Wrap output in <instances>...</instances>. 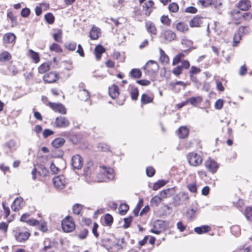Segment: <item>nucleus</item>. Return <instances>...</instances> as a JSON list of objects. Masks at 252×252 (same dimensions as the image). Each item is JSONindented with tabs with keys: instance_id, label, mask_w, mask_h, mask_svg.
<instances>
[{
	"instance_id": "f257e3e1",
	"label": "nucleus",
	"mask_w": 252,
	"mask_h": 252,
	"mask_svg": "<svg viewBox=\"0 0 252 252\" xmlns=\"http://www.w3.org/2000/svg\"><path fill=\"white\" fill-rule=\"evenodd\" d=\"M13 233L15 240L19 243L26 242L31 236V234L29 231H24L20 227H17L13 231Z\"/></svg>"
},
{
	"instance_id": "f03ea898",
	"label": "nucleus",
	"mask_w": 252,
	"mask_h": 252,
	"mask_svg": "<svg viewBox=\"0 0 252 252\" xmlns=\"http://www.w3.org/2000/svg\"><path fill=\"white\" fill-rule=\"evenodd\" d=\"M62 227L65 232H72L75 228V225L72 217L66 216L62 221Z\"/></svg>"
},
{
	"instance_id": "7ed1b4c3",
	"label": "nucleus",
	"mask_w": 252,
	"mask_h": 252,
	"mask_svg": "<svg viewBox=\"0 0 252 252\" xmlns=\"http://www.w3.org/2000/svg\"><path fill=\"white\" fill-rule=\"evenodd\" d=\"M166 220H158L154 222L153 228L151 229V231L156 234H159L166 229Z\"/></svg>"
},
{
	"instance_id": "20e7f679",
	"label": "nucleus",
	"mask_w": 252,
	"mask_h": 252,
	"mask_svg": "<svg viewBox=\"0 0 252 252\" xmlns=\"http://www.w3.org/2000/svg\"><path fill=\"white\" fill-rule=\"evenodd\" d=\"M53 182L55 187L58 189H64L67 184V181L63 175L55 176L53 179Z\"/></svg>"
},
{
	"instance_id": "39448f33",
	"label": "nucleus",
	"mask_w": 252,
	"mask_h": 252,
	"mask_svg": "<svg viewBox=\"0 0 252 252\" xmlns=\"http://www.w3.org/2000/svg\"><path fill=\"white\" fill-rule=\"evenodd\" d=\"M103 169V174H98V176H104L102 179H99L98 180V182H106L107 179L111 180L114 179V170L111 168H107L105 166H103L102 167Z\"/></svg>"
},
{
	"instance_id": "423d86ee",
	"label": "nucleus",
	"mask_w": 252,
	"mask_h": 252,
	"mask_svg": "<svg viewBox=\"0 0 252 252\" xmlns=\"http://www.w3.org/2000/svg\"><path fill=\"white\" fill-rule=\"evenodd\" d=\"M159 68L158 63L154 61H149L144 67V69L149 74H153L157 72Z\"/></svg>"
},
{
	"instance_id": "0eeeda50",
	"label": "nucleus",
	"mask_w": 252,
	"mask_h": 252,
	"mask_svg": "<svg viewBox=\"0 0 252 252\" xmlns=\"http://www.w3.org/2000/svg\"><path fill=\"white\" fill-rule=\"evenodd\" d=\"M187 159L190 165L196 166L202 162L201 157L195 153H190L187 155Z\"/></svg>"
},
{
	"instance_id": "6e6552de",
	"label": "nucleus",
	"mask_w": 252,
	"mask_h": 252,
	"mask_svg": "<svg viewBox=\"0 0 252 252\" xmlns=\"http://www.w3.org/2000/svg\"><path fill=\"white\" fill-rule=\"evenodd\" d=\"M126 245L125 238L114 241L111 247L108 250L109 252H118L123 249Z\"/></svg>"
},
{
	"instance_id": "1a4fd4ad",
	"label": "nucleus",
	"mask_w": 252,
	"mask_h": 252,
	"mask_svg": "<svg viewBox=\"0 0 252 252\" xmlns=\"http://www.w3.org/2000/svg\"><path fill=\"white\" fill-rule=\"evenodd\" d=\"M83 164V159L79 155H75L72 156L71 164L74 169H80Z\"/></svg>"
},
{
	"instance_id": "9d476101",
	"label": "nucleus",
	"mask_w": 252,
	"mask_h": 252,
	"mask_svg": "<svg viewBox=\"0 0 252 252\" xmlns=\"http://www.w3.org/2000/svg\"><path fill=\"white\" fill-rule=\"evenodd\" d=\"M59 78V75L56 72L51 71L46 73L43 76V80L46 83H53Z\"/></svg>"
},
{
	"instance_id": "9b49d317",
	"label": "nucleus",
	"mask_w": 252,
	"mask_h": 252,
	"mask_svg": "<svg viewBox=\"0 0 252 252\" xmlns=\"http://www.w3.org/2000/svg\"><path fill=\"white\" fill-rule=\"evenodd\" d=\"M70 124L68 120L63 116L58 117L56 118L54 126L57 127H66Z\"/></svg>"
},
{
	"instance_id": "f8f14e48",
	"label": "nucleus",
	"mask_w": 252,
	"mask_h": 252,
	"mask_svg": "<svg viewBox=\"0 0 252 252\" xmlns=\"http://www.w3.org/2000/svg\"><path fill=\"white\" fill-rule=\"evenodd\" d=\"M49 105L55 112H58L62 114H65L66 113V108L61 103L49 102Z\"/></svg>"
},
{
	"instance_id": "ddd939ff",
	"label": "nucleus",
	"mask_w": 252,
	"mask_h": 252,
	"mask_svg": "<svg viewBox=\"0 0 252 252\" xmlns=\"http://www.w3.org/2000/svg\"><path fill=\"white\" fill-rule=\"evenodd\" d=\"M24 205L23 199L21 197H16L11 205L12 210L15 212L19 211Z\"/></svg>"
},
{
	"instance_id": "4468645a",
	"label": "nucleus",
	"mask_w": 252,
	"mask_h": 252,
	"mask_svg": "<svg viewBox=\"0 0 252 252\" xmlns=\"http://www.w3.org/2000/svg\"><path fill=\"white\" fill-rule=\"evenodd\" d=\"M2 147L5 150H8L10 153H13L17 149L16 142L13 139L7 141L2 145Z\"/></svg>"
},
{
	"instance_id": "2eb2a0df",
	"label": "nucleus",
	"mask_w": 252,
	"mask_h": 252,
	"mask_svg": "<svg viewBox=\"0 0 252 252\" xmlns=\"http://www.w3.org/2000/svg\"><path fill=\"white\" fill-rule=\"evenodd\" d=\"M204 18L199 15L194 16L189 22V26L191 28L200 27L203 23Z\"/></svg>"
},
{
	"instance_id": "dca6fc26",
	"label": "nucleus",
	"mask_w": 252,
	"mask_h": 252,
	"mask_svg": "<svg viewBox=\"0 0 252 252\" xmlns=\"http://www.w3.org/2000/svg\"><path fill=\"white\" fill-rule=\"evenodd\" d=\"M205 164L208 170L212 173H215L218 168V163L213 160H207Z\"/></svg>"
},
{
	"instance_id": "f3484780",
	"label": "nucleus",
	"mask_w": 252,
	"mask_h": 252,
	"mask_svg": "<svg viewBox=\"0 0 252 252\" xmlns=\"http://www.w3.org/2000/svg\"><path fill=\"white\" fill-rule=\"evenodd\" d=\"M129 92L131 98L132 100H136L139 95V91L138 88L133 84H129Z\"/></svg>"
},
{
	"instance_id": "a211bd4d",
	"label": "nucleus",
	"mask_w": 252,
	"mask_h": 252,
	"mask_svg": "<svg viewBox=\"0 0 252 252\" xmlns=\"http://www.w3.org/2000/svg\"><path fill=\"white\" fill-rule=\"evenodd\" d=\"M16 38V37L13 33L8 32L3 35V42L7 44L15 43Z\"/></svg>"
},
{
	"instance_id": "6ab92c4d",
	"label": "nucleus",
	"mask_w": 252,
	"mask_h": 252,
	"mask_svg": "<svg viewBox=\"0 0 252 252\" xmlns=\"http://www.w3.org/2000/svg\"><path fill=\"white\" fill-rule=\"evenodd\" d=\"M154 4V2L152 0H149L147 2H145L143 5V10L145 12V14L147 16H149L152 11V7Z\"/></svg>"
},
{
	"instance_id": "aec40b11",
	"label": "nucleus",
	"mask_w": 252,
	"mask_h": 252,
	"mask_svg": "<svg viewBox=\"0 0 252 252\" xmlns=\"http://www.w3.org/2000/svg\"><path fill=\"white\" fill-rule=\"evenodd\" d=\"M189 133L188 128L185 126L180 127L178 129V135L180 139H184L188 137Z\"/></svg>"
},
{
	"instance_id": "412c9836",
	"label": "nucleus",
	"mask_w": 252,
	"mask_h": 252,
	"mask_svg": "<svg viewBox=\"0 0 252 252\" xmlns=\"http://www.w3.org/2000/svg\"><path fill=\"white\" fill-rule=\"evenodd\" d=\"M211 228L207 225H203L199 227H196L194 229L195 232L198 234H201L209 232Z\"/></svg>"
},
{
	"instance_id": "4be33fe9",
	"label": "nucleus",
	"mask_w": 252,
	"mask_h": 252,
	"mask_svg": "<svg viewBox=\"0 0 252 252\" xmlns=\"http://www.w3.org/2000/svg\"><path fill=\"white\" fill-rule=\"evenodd\" d=\"M109 94L110 97L114 99L119 94V88L118 86L113 85L109 88Z\"/></svg>"
},
{
	"instance_id": "5701e85b",
	"label": "nucleus",
	"mask_w": 252,
	"mask_h": 252,
	"mask_svg": "<svg viewBox=\"0 0 252 252\" xmlns=\"http://www.w3.org/2000/svg\"><path fill=\"white\" fill-rule=\"evenodd\" d=\"M163 34L165 40L169 42L174 40L176 37V33L171 30L165 31Z\"/></svg>"
},
{
	"instance_id": "b1692460",
	"label": "nucleus",
	"mask_w": 252,
	"mask_h": 252,
	"mask_svg": "<svg viewBox=\"0 0 252 252\" xmlns=\"http://www.w3.org/2000/svg\"><path fill=\"white\" fill-rule=\"evenodd\" d=\"M65 140L63 138L59 137L54 139L51 143V145L53 147L58 149L63 146Z\"/></svg>"
},
{
	"instance_id": "393cba45",
	"label": "nucleus",
	"mask_w": 252,
	"mask_h": 252,
	"mask_svg": "<svg viewBox=\"0 0 252 252\" xmlns=\"http://www.w3.org/2000/svg\"><path fill=\"white\" fill-rule=\"evenodd\" d=\"M94 54L97 60L100 59L102 54L105 52V49L101 45H97L94 49Z\"/></svg>"
},
{
	"instance_id": "a878e982",
	"label": "nucleus",
	"mask_w": 252,
	"mask_h": 252,
	"mask_svg": "<svg viewBox=\"0 0 252 252\" xmlns=\"http://www.w3.org/2000/svg\"><path fill=\"white\" fill-rule=\"evenodd\" d=\"M251 6V2L249 0H242L238 3L239 8L243 11H246Z\"/></svg>"
},
{
	"instance_id": "bb28decb",
	"label": "nucleus",
	"mask_w": 252,
	"mask_h": 252,
	"mask_svg": "<svg viewBox=\"0 0 252 252\" xmlns=\"http://www.w3.org/2000/svg\"><path fill=\"white\" fill-rule=\"evenodd\" d=\"M147 31L148 32L152 34L156 35L157 30L155 25L151 22L148 21L146 23L145 25Z\"/></svg>"
},
{
	"instance_id": "cd10ccee",
	"label": "nucleus",
	"mask_w": 252,
	"mask_h": 252,
	"mask_svg": "<svg viewBox=\"0 0 252 252\" xmlns=\"http://www.w3.org/2000/svg\"><path fill=\"white\" fill-rule=\"evenodd\" d=\"M142 72L138 68H133L129 73V76L133 79H138L141 77Z\"/></svg>"
},
{
	"instance_id": "c85d7f7f",
	"label": "nucleus",
	"mask_w": 252,
	"mask_h": 252,
	"mask_svg": "<svg viewBox=\"0 0 252 252\" xmlns=\"http://www.w3.org/2000/svg\"><path fill=\"white\" fill-rule=\"evenodd\" d=\"M160 53V61L162 64H168L169 63V58L165 52L161 49L159 48Z\"/></svg>"
},
{
	"instance_id": "c756f323",
	"label": "nucleus",
	"mask_w": 252,
	"mask_h": 252,
	"mask_svg": "<svg viewBox=\"0 0 252 252\" xmlns=\"http://www.w3.org/2000/svg\"><path fill=\"white\" fill-rule=\"evenodd\" d=\"M100 29L97 27H93L90 32V37L93 40H96L99 37Z\"/></svg>"
},
{
	"instance_id": "7c9ffc66",
	"label": "nucleus",
	"mask_w": 252,
	"mask_h": 252,
	"mask_svg": "<svg viewBox=\"0 0 252 252\" xmlns=\"http://www.w3.org/2000/svg\"><path fill=\"white\" fill-rule=\"evenodd\" d=\"M202 101V98L200 96L197 97H191L186 100L187 102L190 103L194 106H196L197 104L200 103Z\"/></svg>"
},
{
	"instance_id": "2f4dec72",
	"label": "nucleus",
	"mask_w": 252,
	"mask_h": 252,
	"mask_svg": "<svg viewBox=\"0 0 252 252\" xmlns=\"http://www.w3.org/2000/svg\"><path fill=\"white\" fill-rule=\"evenodd\" d=\"M88 233L89 231L87 228H83L80 230V231L78 233H77V231H76V233L74 236L80 240H84L87 237Z\"/></svg>"
},
{
	"instance_id": "473e14b6",
	"label": "nucleus",
	"mask_w": 252,
	"mask_h": 252,
	"mask_svg": "<svg viewBox=\"0 0 252 252\" xmlns=\"http://www.w3.org/2000/svg\"><path fill=\"white\" fill-rule=\"evenodd\" d=\"M114 241L110 238H105L101 240V246L105 248L108 251L111 247Z\"/></svg>"
},
{
	"instance_id": "72a5a7b5",
	"label": "nucleus",
	"mask_w": 252,
	"mask_h": 252,
	"mask_svg": "<svg viewBox=\"0 0 252 252\" xmlns=\"http://www.w3.org/2000/svg\"><path fill=\"white\" fill-rule=\"evenodd\" d=\"M154 97L152 96H149L146 94H142L141 102L142 104H146L153 102Z\"/></svg>"
},
{
	"instance_id": "f704fd0d",
	"label": "nucleus",
	"mask_w": 252,
	"mask_h": 252,
	"mask_svg": "<svg viewBox=\"0 0 252 252\" xmlns=\"http://www.w3.org/2000/svg\"><path fill=\"white\" fill-rule=\"evenodd\" d=\"M176 29L181 32H186L189 30L188 25L184 22H180L177 24Z\"/></svg>"
},
{
	"instance_id": "c9c22d12",
	"label": "nucleus",
	"mask_w": 252,
	"mask_h": 252,
	"mask_svg": "<svg viewBox=\"0 0 252 252\" xmlns=\"http://www.w3.org/2000/svg\"><path fill=\"white\" fill-rule=\"evenodd\" d=\"M63 31L61 29H58L57 32L53 33V37L55 41L59 43H62Z\"/></svg>"
},
{
	"instance_id": "e433bc0d",
	"label": "nucleus",
	"mask_w": 252,
	"mask_h": 252,
	"mask_svg": "<svg viewBox=\"0 0 252 252\" xmlns=\"http://www.w3.org/2000/svg\"><path fill=\"white\" fill-rule=\"evenodd\" d=\"M79 95L82 100L87 101L89 99L90 95L88 91L83 89L82 90L79 91Z\"/></svg>"
},
{
	"instance_id": "4c0bfd02",
	"label": "nucleus",
	"mask_w": 252,
	"mask_h": 252,
	"mask_svg": "<svg viewBox=\"0 0 252 252\" xmlns=\"http://www.w3.org/2000/svg\"><path fill=\"white\" fill-rule=\"evenodd\" d=\"M11 59V56L7 51H4L0 54V62H8Z\"/></svg>"
},
{
	"instance_id": "58836bf2",
	"label": "nucleus",
	"mask_w": 252,
	"mask_h": 252,
	"mask_svg": "<svg viewBox=\"0 0 252 252\" xmlns=\"http://www.w3.org/2000/svg\"><path fill=\"white\" fill-rule=\"evenodd\" d=\"M29 56L35 63H38L40 61L39 54L32 49L29 50Z\"/></svg>"
},
{
	"instance_id": "ea45409f",
	"label": "nucleus",
	"mask_w": 252,
	"mask_h": 252,
	"mask_svg": "<svg viewBox=\"0 0 252 252\" xmlns=\"http://www.w3.org/2000/svg\"><path fill=\"white\" fill-rule=\"evenodd\" d=\"M49 49L50 51L55 52L57 53H61L63 52V50L61 46L56 43H53L49 47Z\"/></svg>"
},
{
	"instance_id": "a19ab883",
	"label": "nucleus",
	"mask_w": 252,
	"mask_h": 252,
	"mask_svg": "<svg viewBox=\"0 0 252 252\" xmlns=\"http://www.w3.org/2000/svg\"><path fill=\"white\" fill-rule=\"evenodd\" d=\"M84 173L88 176L89 174L91 175L92 172L94 171L93 163L92 161H89L87 163V165L84 168Z\"/></svg>"
},
{
	"instance_id": "79ce46f5",
	"label": "nucleus",
	"mask_w": 252,
	"mask_h": 252,
	"mask_svg": "<svg viewBox=\"0 0 252 252\" xmlns=\"http://www.w3.org/2000/svg\"><path fill=\"white\" fill-rule=\"evenodd\" d=\"M77 44L74 41L67 42L64 44L65 48L69 51H74L76 48Z\"/></svg>"
},
{
	"instance_id": "37998d69",
	"label": "nucleus",
	"mask_w": 252,
	"mask_h": 252,
	"mask_svg": "<svg viewBox=\"0 0 252 252\" xmlns=\"http://www.w3.org/2000/svg\"><path fill=\"white\" fill-rule=\"evenodd\" d=\"M129 209V206L126 203H122L119 208V213L121 215H125Z\"/></svg>"
},
{
	"instance_id": "c03bdc74",
	"label": "nucleus",
	"mask_w": 252,
	"mask_h": 252,
	"mask_svg": "<svg viewBox=\"0 0 252 252\" xmlns=\"http://www.w3.org/2000/svg\"><path fill=\"white\" fill-rule=\"evenodd\" d=\"M44 19L46 22L49 24H53L55 22V16L51 13L48 12L44 15Z\"/></svg>"
},
{
	"instance_id": "a18cd8bd",
	"label": "nucleus",
	"mask_w": 252,
	"mask_h": 252,
	"mask_svg": "<svg viewBox=\"0 0 252 252\" xmlns=\"http://www.w3.org/2000/svg\"><path fill=\"white\" fill-rule=\"evenodd\" d=\"M185 57V55L183 53H179L177 55H176L175 57L173 58L172 62V65H175L177 64L180 63L181 62V59L182 58Z\"/></svg>"
},
{
	"instance_id": "49530a36",
	"label": "nucleus",
	"mask_w": 252,
	"mask_h": 252,
	"mask_svg": "<svg viewBox=\"0 0 252 252\" xmlns=\"http://www.w3.org/2000/svg\"><path fill=\"white\" fill-rule=\"evenodd\" d=\"M181 202L182 199L179 193L176 194L173 197L172 203L175 207H178L181 205Z\"/></svg>"
},
{
	"instance_id": "de8ad7c7",
	"label": "nucleus",
	"mask_w": 252,
	"mask_h": 252,
	"mask_svg": "<svg viewBox=\"0 0 252 252\" xmlns=\"http://www.w3.org/2000/svg\"><path fill=\"white\" fill-rule=\"evenodd\" d=\"M166 184V181L164 180H158V182L155 183L153 187V189L154 190H157L159 188L162 187Z\"/></svg>"
},
{
	"instance_id": "09e8293b",
	"label": "nucleus",
	"mask_w": 252,
	"mask_h": 252,
	"mask_svg": "<svg viewBox=\"0 0 252 252\" xmlns=\"http://www.w3.org/2000/svg\"><path fill=\"white\" fill-rule=\"evenodd\" d=\"M143 204V199L141 198L139 199L136 207L133 209V213L135 216H138L139 211Z\"/></svg>"
},
{
	"instance_id": "8fccbe9b",
	"label": "nucleus",
	"mask_w": 252,
	"mask_h": 252,
	"mask_svg": "<svg viewBox=\"0 0 252 252\" xmlns=\"http://www.w3.org/2000/svg\"><path fill=\"white\" fill-rule=\"evenodd\" d=\"M50 69V65L47 63H43L41 64L38 68L39 73L43 74L45 73Z\"/></svg>"
},
{
	"instance_id": "3c124183",
	"label": "nucleus",
	"mask_w": 252,
	"mask_h": 252,
	"mask_svg": "<svg viewBox=\"0 0 252 252\" xmlns=\"http://www.w3.org/2000/svg\"><path fill=\"white\" fill-rule=\"evenodd\" d=\"M230 230L231 233L236 237L239 236L241 233V229L238 225L232 226L230 227Z\"/></svg>"
},
{
	"instance_id": "603ef678",
	"label": "nucleus",
	"mask_w": 252,
	"mask_h": 252,
	"mask_svg": "<svg viewBox=\"0 0 252 252\" xmlns=\"http://www.w3.org/2000/svg\"><path fill=\"white\" fill-rule=\"evenodd\" d=\"M104 222L107 226H111L113 221V218L109 214H106L104 218Z\"/></svg>"
},
{
	"instance_id": "864d4df0",
	"label": "nucleus",
	"mask_w": 252,
	"mask_h": 252,
	"mask_svg": "<svg viewBox=\"0 0 252 252\" xmlns=\"http://www.w3.org/2000/svg\"><path fill=\"white\" fill-rule=\"evenodd\" d=\"M161 200L160 197L156 195L151 199L150 203L152 205L157 207L160 204Z\"/></svg>"
},
{
	"instance_id": "5fc2aeb1",
	"label": "nucleus",
	"mask_w": 252,
	"mask_h": 252,
	"mask_svg": "<svg viewBox=\"0 0 252 252\" xmlns=\"http://www.w3.org/2000/svg\"><path fill=\"white\" fill-rule=\"evenodd\" d=\"M187 188L191 193H195L197 192V188L196 182L188 184Z\"/></svg>"
},
{
	"instance_id": "6e6d98bb",
	"label": "nucleus",
	"mask_w": 252,
	"mask_h": 252,
	"mask_svg": "<svg viewBox=\"0 0 252 252\" xmlns=\"http://www.w3.org/2000/svg\"><path fill=\"white\" fill-rule=\"evenodd\" d=\"M40 170L38 171L39 174L44 177H46L49 175V171L44 165L40 164L39 165Z\"/></svg>"
},
{
	"instance_id": "4d7b16f0",
	"label": "nucleus",
	"mask_w": 252,
	"mask_h": 252,
	"mask_svg": "<svg viewBox=\"0 0 252 252\" xmlns=\"http://www.w3.org/2000/svg\"><path fill=\"white\" fill-rule=\"evenodd\" d=\"M133 217L132 216H130L128 217L124 218V224L123 225V228L125 229L128 228L130 226Z\"/></svg>"
},
{
	"instance_id": "13d9d810",
	"label": "nucleus",
	"mask_w": 252,
	"mask_h": 252,
	"mask_svg": "<svg viewBox=\"0 0 252 252\" xmlns=\"http://www.w3.org/2000/svg\"><path fill=\"white\" fill-rule=\"evenodd\" d=\"M245 216L248 220H252V207H246L245 210Z\"/></svg>"
},
{
	"instance_id": "bf43d9fd",
	"label": "nucleus",
	"mask_w": 252,
	"mask_h": 252,
	"mask_svg": "<svg viewBox=\"0 0 252 252\" xmlns=\"http://www.w3.org/2000/svg\"><path fill=\"white\" fill-rule=\"evenodd\" d=\"M168 9L170 12L176 13L179 10V6L176 2H172L169 4Z\"/></svg>"
},
{
	"instance_id": "052dcab7",
	"label": "nucleus",
	"mask_w": 252,
	"mask_h": 252,
	"mask_svg": "<svg viewBox=\"0 0 252 252\" xmlns=\"http://www.w3.org/2000/svg\"><path fill=\"white\" fill-rule=\"evenodd\" d=\"M161 22L166 26H169L171 25V21L168 16L163 15L160 18Z\"/></svg>"
},
{
	"instance_id": "680f3d73",
	"label": "nucleus",
	"mask_w": 252,
	"mask_h": 252,
	"mask_svg": "<svg viewBox=\"0 0 252 252\" xmlns=\"http://www.w3.org/2000/svg\"><path fill=\"white\" fill-rule=\"evenodd\" d=\"M241 37L242 35L238 31L237 33H235L233 37V46H237V44L241 39Z\"/></svg>"
},
{
	"instance_id": "e2e57ef3",
	"label": "nucleus",
	"mask_w": 252,
	"mask_h": 252,
	"mask_svg": "<svg viewBox=\"0 0 252 252\" xmlns=\"http://www.w3.org/2000/svg\"><path fill=\"white\" fill-rule=\"evenodd\" d=\"M82 206L81 204H75L72 207V211L74 214L79 215L82 210Z\"/></svg>"
},
{
	"instance_id": "0e129e2a",
	"label": "nucleus",
	"mask_w": 252,
	"mask_h": 252,
	"mask_svg": "<svg viewBox=\"0 0 252 252\" xmlns=\"http://www.w3.org/2000/svg\"><path fill=\"white\" fill-rule=\"evenodd\" d=\"M146 175L149 177H153L156 172L155 169L152 166H148L146 170Z\"/></svg>"
},
{
	"instance_id": "69168bd1",
	"label": "nucleus",
	"mask_w": 252,
	"mask_h": 252,
	"mask_svg": "<svg viewBox=\"0 0 252 252\" xmlns=\"http://www.w3.org/2000/svg\"><path fill=\"white\" fill-rule=\"evenodd\" d=\"M97 147L99 150L104 152H107L110 150L109 146L104 143H99Z\"/></svg>"
},
{
	"instance_id": "338daca9",
	"label": "nucleus",
	"mask_w": 252,
	"mask_h": 252,
	"mask_svg": "<svg viewBox=\"0 0 252 252\" xmlns=\"http://www.w3.org/2000/svg\"><path fill=\"white\" fill-rule=\"evenodd\" d=\"M201 72L200 68L197 67L195 66H192L189 71V74L195 75Z\"/></svg>"
},
{
	"instance_id": "774afa93",
	"label": "nucleus",
	"mask_w": 252,
	"mask_h": 252,
	"mask_svg": "<svg viewBox=\"0 0 252 252\" xmlns=\"http://www.w3.org/2000/svg\"><path fill=\"white\" fill-rule=\"evenodd\" d=\"M238 31L242 35L243 34L248 33L250 32V28L247 26H241L239 27Z\"/></svg>"
}]
</instances>
